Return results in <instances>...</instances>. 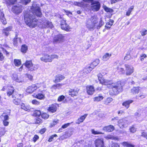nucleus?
<instances>
[{
	"instance_id": "1",
	"label": "nucleus",
	"mask_w": 147,
	"mask_h": 147,
	"mask_svg": "<svg viewBox=\"0 0 147 147\" xmlns=\"http://www.w3.org/2000/svg\"><path fill=\"white\" fill-rule=\"evenodd\" d=\"M99 75H98V77L100 83L107 85L109 88H112L113 94L116 95L122 91V86L121 81L114 82L112 80L105 79L102 77H100Z\"/></svg>"
},
{
	"instance_id": "2",
	"label": "nucleus",
	"mask_w": 147,
	"mask_h": 147,
	"mask_svg": "<svg viewBox=\"0 0 147 147\" xmlns=\"http://www.w3.org/2000/svg\"><path fill=\"white\" fill-rule=\"evenodd\" d=\"M24 19L26 24L29 27L34 28L36 26L38 20L32 15L26 13L24 16Z\"/></svg>"
},
{
	"instance_id": "3",
	"label": "nucleus",
	"mask_w": 147,
	"mask_h": 147,
	"mask_svg": "<svg viewBox=\"0 0 147 147\" xmlns=\"http://www.w3.org/2000/svg\"><path fill=\"white\" fill-rule=\"evenodd\" d=\"M40 92L42 93H39L37 94H34L32 95V96L40 100H43L45 98V94L47 96L49 95V92L46 90L45 91L44 90H40Z\"/></svg>"
},
{
	"instance_id": "4",
	"label": "nucleus",
	"mask_w": 147,
	"mask_h": 147,
	"mask_svg": "<svg viewBox=\"0 0 147 147\" xmlns=\"http://www.w3.org/2000/svg\"><path fill=\"white\" fill-rule=\"evenodd\" d=\"M31 9L34 14L38 17H40L41 15V13L38 5L35 3H33Z\"/></svg>"
},
{
	"instance_id": "5",
	"label": "nucleus",
	"mask_w": 147,
	"mask_h": 147,
	"mask_svg": "<svg viewBox=\"0 0 147 147\" xmlns=\"http://www.w3.org/2000/svg\"><path fill=\"white\" fill-rule=\"evenodd\" d=\"M130 123L126 118L120 119L118 121V125L121 128H126Z\"/></svg>"
},
{
	"instance_id": "6",
	"label": "nucleus",
	"mask_w": 147,
	"mask_h": 147,
	"mask_svg": "<svg viewBox=\"0 0 147 147\" xmlns=\"http://www.w3.org/2000/svg\"><path fill=\"white\" fill-rule=\"evenodd\" d=\"M25 66L29 70L31 71L34 70L38 68V66L33 64L31 61H26L25 63Z\"/></svg>"
},
{
	"instance_id": "7",
	"label": "nucleus",
	"mask_w": 147,
	"mask_h": 147,
	"mask_svg": "<svg viewBox=\"0 0 147 147\" xmlns=\"http://www.w3.org/2000/svg\"><path fill=\"white\" fill-rule=\"evenodd\" d=\"M64 41V36L60 34L55 35L53 37V42H54L61 43Z\"/></svg>"
},
{
	"instance_id": "8",
	"label": "nucleus",
	"mask_w": 147,
	"mask_h": 147,
	"mask_svg": "<svg viewBox=\"0 0 147 147\" xmlns=\"http://www.w3.org/2000/svg\"><path fill=\"white\" fill-rule=\"evenodd\" d=\"M91 3V8L94 11H97L100 9V4L99 2L92 1Z\"/></svg>"
},
{
	"instance_id": "9",
	"label": "nucleus",
	"mask_w": 147,
	"mask_h": 147,
	"mask_svg": "<svg viewBox=\"0 0 147 147\" xmlns=\"http://www.w3.org/2000/svg\"><path fill=\"white\" fill-rule=\"evenodd\" d=\"M22 6L21 5H14L12 7L11 11L14 13L18 14L22 12Z\"/></svg>"
},
{
	"instance_id": "10",
	"label": "nucleus",
	"mask_w": 147,
	"mask_h": 147,
	"mask_svg": "<svg viewBox=\"0 0 147 147\" xmlns=\"http://www.w3.org/2000/svg\"><path fill=\"white\" fill-rule=\"evenodd\" d=\"M92 70V68H90L89 66H87L83 70L80 71L79 74L81 76H84L90 72Z\"/></svg>"
},
{
	"instance_id": "11",
	"label": "nucleus",
	"mask_w": 147,
	"mask_h": 147,
	"mask_svg": "<svg viewBox=\"0 0 147 147\" xmlns=\"http://www.w3.org/2000/svg\"><path fill=\"white\" fill-rule=\"evenodd\" d=\"M126 74L127 76L131 75L134 72V69L133 67L128 65H125Z\"/></svg>"
},
{
	"instance_id": "12",
	"label": "nucleus",
	"mask_w": 147,
	"mask_h": 147,
	"mask_svg": "<svg viewBox=\"0 0 147 147\" xmlns=\"http://www.w3.org/2000/svg\"><path fill=\"white\" fill-rule=\"evenodd\" d=\"M96 147H105L104 145L103 140L102 139H98L95 141Z\"/></svg>"
},
{
	"instance_id": "13",
	"label": "nucleus",
	"mask_w": 147,
	"mask_h": 147,
	"mask_svg": "<svg viewBox=\"0 0 147 147\" xmlns=\"http://www.w3.org/2000/svg\"><path fill=\"white\" fill-rule=\"evenodd\" d=\"M95 91L94 88L92 86L88 85L86 86V92L88 95H92Z\"/></svg>"
},
{
	"instance_id": "14",
	"label": "nucleus",
	"mask_w": 147,
	"mask_h": 147,
	"mask_svg": "<svg viewBox=\"0 0 147 147\" xmlns=\"http://www.w3.org/2000/svg\"><path fill=\"white\" fill-rule=\"evenodd\" d=\"M41 61L45 62H51V59L50 57V55H44L40 58Z\"/></svg>"
},
{
	"instance_id": "15",
	"label": "nucleus",
	"mask_w": 147,
	"mask_h": 147,
	"mask_svg": "<svg viewBox=\"0 0 147 147\" xmlns=\"http://www.w3.org/2000/svg\"><path fill=\"white\" fill-rule=\"evenodd\" d=\"M79 89H70L69 91V94L72 96H74L77 95Z\"/></svg>"
},
{
	"instance_id": "16",
	"label": "nucleus",
	"mask_w": 147,
	"mask_h": 147,
	"mask_svg": "<svg viewBox=\"0 0 147 147\" xmlns=\"http://www.w3.org/2000/svg\"><path fill=\"white\" fill-rule=\"evenodd\" d=\"M34 86L36 90H37V89L40 88L39 90L40 91L42 90V88H46V86L45 85V84L44 83H38L36 84H34Z\"/></svg>"
},
{
	"instance_id": "17",
	"label": "nucleus",
	"mask_w": 147,
	"mask_h": 147,
	"mask_svg": "<svg viewBox=\"0 0 147 147\" xmlns=\"http://www.w3.org/2000/svg\"><path fill=\"white\" fill-rule=\"evenodd\" d=\"M65 77V76L61 74H58L55 76V82H59L63 80Z\"/></svg>"
},
{
	"instance_id": "18",
	"label": "nucleus",
	"mask_w": 147,
	"mask_h": 147,
	"mask_svg": "<svg viewBox=\"0 0 147 147\" xmlns=\"http://www.w3.org/2000/svg\"><path fill=\"white\" fill-rule=\"evenodd\" d=\"M114 129V126L111 125H109L104 127L102 129L103 131L110 132L113 131Z\"/></svg>"
},
{
	"instance_id": "19",
	"label": "nucleus",
	"mask_w": 147,
	"mask_h": 147,
	"mask_svg": "<svg viewBox=\"0 0 147 147\" xmlns=\"http://www.w3.org/2000/svg\"><path fill=\"white\" fill-rule=\"evenodd\" d=\"M34 86V84L28 86L26 90V92L29 93H32L36 90Z\"/></svg>"
},
{
	"instance_id": "20",
	"label": "nucleus",
	"mask_w": 147,
	"mask_h": 147,
	"mask_svg": "<svg viewBox=\"0 0 147 147\" xmlns=\"http://www.w3.org/2000/svg\"><path fill=\"white\" fill-rule=\"evenodd\" d=\"M18 34L16 32V36L15 38L13 39V44L14 45H16L18 42L21 43V39L20 38H18L17 36H18Z\"/></svg>"
},
{
	"instance_id": "21",
	"label": "nucleus",
	"mask_w": 147,
	"mask_h": 147,
	"mask_svg": "<svg viewBox=\"0 0 147 147\" xmlns=\"http://www.w3.org/2000/svg\"><path fill=\"white\" fill-rule=\"evenodd\" d=\"M64 85L63 84H58L55 85H54L52 87V90H57V89H60L62 88V87Z\"/></svg>"
},
{
	"instance_id": "22",
	"label": "nucleus",
	"mask_w": 147,
	"mask_h": 147,
	"mask_svg": "<svg viewBox=\"0 0 147 147\" xmlns=\"http://www.w3.org/2000/svg\"><path fill=\"white\" fill-rule=\"evenodd\" d=\"M99 62L100 61L99 59H96L91 63L90 66H89L90 68H92V69L99 63Z\"/></svg>"
},
{
	"instance_id": "23",
	"label": "nucleus",
	"mask_w": 147,
	"mask_h": 147,
	"mask_svg": "<svg viewBox=\"0 0 147 147\" xmlns=\"http://www.w3.org/2000/svg\"><path fill=\"white\" fill-rule=\"evenodd\" d=\"M87 115V114H85L83 116L81 117L77 120L76 123L78 124H80L82 122L85 120Z\"/></svg>"
},
{
	"instance_id": "24",
	"label": "nucleus",
	"mask_w": 147,
	"mask_h": 147,
	"mask_svg": "<svg viewBox=\"0 0 147 147\" xmlns=\"http://www.w3.org/2000/svg\"><path fill=\"white\" fill-rule=\"evenodd\" d=\"M0 20L1 22L4 24H6V21L4 17V14L0 10Z\"/></svg>"
},
{
	"instance_id": "25",
	"label": "nucleus",
	"mask_w": 147,
	"mask_h": 147,
	"mask_svg": "<svg viewBox=\"0 0 147 147\" xmlns=\"http://www.w3.org/2000/svg\"><path fill=\"white\" fill-rule=\"evenodd\" d=\"M133 102V101L132 100L126 101L122 103V105L124 106L127 109L129 107L130 104L132 103Z\"/></svg>"
},
{
	"instance_id": "26",
	"label": "nucleus",
	"mask_w": 147,
	"mask_h": 147,
	"mask_svg": "<svg viewBox=\"0 0 147 147\" xmlns=\"http://www.w3.org/2000/svg\"><path fill=\"white\" fill-rule=\"evenodd\" d=\"M140 87H134L131 89V92L134 94H135L139 92Z\"/></svg>"
},
{
	"instance_id": "27",
	"label": "nucleus",
	"mask_w": 147,
	"mask_h": 147,
	"mask_svg": "<svg viewBox=\"0 0 147 147\" xmlns=\"http://www.w3.org/2000/svg\"><path fill=\"white\" fill-rule=\"evenodd\" d=\"M111 56V54L106 53L102 57V60L104 61H107L109 59Z\"/></svg>"
},
{
	"instance_id": "28",
	"label": "nucleus",
	"mask_w": 147,
	"mask_h": 147,
	"mask_svg": "<svg viewBox=\"0 0 147 147\" xmlns=\"http://www.w3.org/2000/svg\"><path fill=\"white\" fill-rule=\"evenodd\" d=\"M48 111L52 113H54L57 110V107L56 106L54 105H52L49 108Z\"/></svg>"
},
{
	"instance_id": "29",
	"label": "nucleus",
	"mask_w": 147,
	"mask_h": 147,
	"mask_svg": "<svg viewBox=\"0 0 147 147\" xmlns=\"http://www.w3.org/2000/svg\"><path fill=\"white\" fill-rule=\"evenodd\" d=\"M21 108L26 111H28L30 110V108L29 106H25L24 103H22L21 105Z\"/></svg>"
},
{
	"instance_id": "30",
	"label": "nucleus",
	"mask_w": 147,
	"mask_h": 147,
	"mask_svg": "<svg viewBox=\"0 0 147 147\" xmlns=\"http://www.w3.org/2000/svg\"><path fill=\"white\" fill-rule=\"evenodd\" d=\"M28 49L26 45H24L22 46L21 49V52L24 53H26Z\"/></svg>"
},
{
	"instance_id": "31",
	"label": "nucleus",
	"mask_w": 147,
	"mask_h": 147,
	"mask_svg": "<svg viewBox=\"0 0 147 147\" xmlns=\"http://www.w3.org/2000/svg\"><path fill=\"white\" fill-rule=\"evenodd\" d=\"M15 65L17 66H19L21 64V61L20 60L15 59L14 61Z\"/></svg>"
},
{
	"instance_id": "32",
	"label": "nucleus",
	"mask_w": 147,
	"mask_h": 147,
	"mask_svg": "<svg viewBox=\"0 0 147 147\" xmlns=\"http://www.w3.org/2000/svg\"><path fill=\"white\" fill-rule=\"evenodd\" d=\"M122 144L126 147H134V146L127 142H124L122 143Z\"/></svg>"
},
{
	"instance_id": "33",
	"label": "nucleus",
	"mask_w": 147,
	"mask_h": 147,
	"mask_svg": "<svg viewBox=\"0 0 147 147\" xmlns=\"http://www.w3.org/2000/svg\"><path fill=\"white\" fill-rule=\"evenodd\" d=\"M103 97L101 96H98L94 97L93 98L94 100V101L98 102L100 101L103 99Z\"/></svg>"
},
{
	"instance_id": "34",
	"label": "nucleus",
	"mask_w": 147,
	"mask_h": 147,
	"mask_svg": "<svg viewBox=\"0 0 147 147\" xmlns=\"http://www.w3.org/2000/svg\"><path fill=\"white\" fill-rule=\"evenodd\" d=\"M45 24L47 28H53V27L52 22L49 21H46V23Z\"/></svg>"
},
{
	"instance_id": "35",
	"label": "nucleus",
	"mask_w": 147,
	"mask_h": 147,
	"mask_svg": "<svg viewBox=\"0 0 147 147\" xmlns=\"http://www.w3.org/2000/svg\"><path fill=\"white\" fill-rule=\"evenodd\" d=\"M92 133L94 135L102 134H103V133L101 132L98 131H95L94 129H92L91 130Z\"/></svg>"
},
{
	"instance_id": "36",
	"label": "nucleus",
	"mask_w": 147,
	"mask_h": 147,
	"mask_svg": "<svg viewBox=\"0 0 147 147\" xmlns=\"http://www.w3.org/2000/svg\"><path fill=\"white\" fill-rule=\"evenodd\" d=\"M10 88V91H8L7 93V95L10 96L11 95L13 92L14 90V88L12 87H10L9 88Z\"/></svg>"
},
{
	"instance_id": "37",
	"label": "nucleus",
	"mask_w": 147,
	"mask_h": 147,
	"mask_svg": "<svg viewBox=\"0 0 147 147\" xmlns=\"http://www.w3.org/2000/svg\"><path fill=\"white\" fill-rule=\"evenodd\" d=\"M41 115V113L40 111L36 110L35 111L34 113V115L35 116L38 117L40 116Z\"/></svg>"
},
{
	"instance_id": "38",
	"label": "nucleus",
	"mask_w": 147,
	"mask_h": 147,
	"mask_svg": "<svg viewBox=\"0 0 147 147\" xmlns=\"http://www.w3.org/2000/svg\"><path fill=\"white\" fill-rule=\"evenodd\" d=\"M134 7L133 6H131L129 8L128 11L127 12L126 15L127 16H129L132 10L134 9Z\"/></svg>"
},
{
	"instance_id": "39",
	"label": "nucleus",
	"mask_w": 147,
	"mask_h": 147,
	"mask_svg": "<svg viewBox=\"0 0 147 147\" xmlns=\"http://www.w3.org/2000/svg\"><path fill=\"white\" fill-rule=\"evenodd\" d=\"M13 103L16 105L20 104V99L18 98L14 99L13 100Z\"/></svg>"
},
{
	"instance_id": "40",
	"label": "nucleus",
	"mask_w": 147,
	"mask_h": 147,
	"mask_svg": "<svg viewBox=\"0 0 147 147\" xmlns=\"http://www.w3.org/2000/svg\"><path fill=\"white\" fill-rule=\"evenodd\" d=\"M130 132L132 133H134L136 132V129L133 125L130 127L129 129Z\"/></svg>"
},
{
	"instance_id": "41",
	"label": "nucleus",
	"mask_w": 147,
	"mask_h": 147,
	"mask_svg": "<svg viewBox=\"0 0 147 147\" xmlns=\"http://www.w3.org/2000/svg\"><path fill=\"white\" fill-rule=\"evenodd\" d=\"M24 79L22 76H18L17 80H16V82L19 83H22L24 81Z\"/></svg>"
},
{
	"instance_id": "42",
	"label": "nucleus",
	"mask_w": 147,
	"mask_h": 147,
	"mask_svg": "<svg viewBox=\"0 0 147 147\" xmlns=\"http://www.w3.org/2000/svg\"><path fill=\"white\" fill-rule=\"evenodd\" d=\"M113 20H110L109 22L107 23L106 25V28H110L113 24Z\"/></svg>"
},
{
	"instance_id": "43",
	"label": "nucleus",
	"mask_w": 147,
	"mask_h": 147,
	"mask_svg": "<svg viewBox=\"0 0 147 147\" xmlns=\"http://www.w3.org/2000/svg\"><path fill=\"white\" fill-rule=\"evenodd\" d=\"M140 32L142 36H144L147 34V30L144 28L142 29L140 31Z\"/></svg>"
},
{
	"instance_id": "44",
	"label": "nucleus",
	"mask_w": 147,
	"mask_h": 147,
	"mask_svg": "<svg viewBox=\"0 0 147 147\" xmlns=\"http://www.w3.org/2000/svg\"><path fill=\"white\" fill-rule=\"evenodd\" d=\"M32 103L34 105H38L40 104V102L36 100H33L31 101Z\"/></svg>"
},
{
	"instance_id": "45",
	"label": "nucleus",
	"mask_w": 147,
	"mask_h": 147,
	"mask_svg": "<svg viewBox=\"0 0 147 147\" xmlns=\"http://www.w3.org/2000/svg\"><path fill=\"white\" fill-rule=\"evenodd\" d=\"M7 3L9 5L13 4L17 1V0H6Z\"/></svg>"
},
{
	"instance_id": "46",
	"label": "nucleus",
	"mask_w": 147,
	"mask_h": 147,
	"mask_svg": "<svg viewBox=\"0 0 147 147\" xmlns=\"http://www.w3.org/2000/svg\"><path fill=\"white\" fill-rule=\"evenodd\" d=\"M42 118L44 119H47L49 117V115L46 113H44L41 115Z\"/></svg>"
},
{
	"instance_id": "47",
	"label": "nucleus",
	"mask_w": 147,
	"mask_h": 147,
	"mask_svg": "<svg viewBox=\"0 0 147 147\" xmlns=\"http://www.w3.org/2000/svg\"><path fill=\"white\" fill-rule=\"evenodd\" d=\"M10 30V28H5L4 29L3 32L4 33L5 35L7 36L9 34V32H6V31H9Z\"/></svg>"
},
{
	"instance_id": "48",
	"label": "nucleus",
	"mask_w": 147,
	"mask_h": 147,
	"mask_svg": "<svg viewBox=\"0 0 147 147\" xmlns=\"http://www.w3.org/2000/svg\"><path fill=\"white\" fill-rule=\"evenodd\" d=\"M104 9L107 12L112 13L113 11V10L112 9L109 8L107 7H105Z\"/></svg>"
},
{
	"instance_id": "49",
	"label": "nucleus",
	"mask_w": 147,
	"mask_h": 147,
	"mask_svg": "<svg viewBox=\"0 0 147 147\" xmlns=\"http://www.w3.org/2000/svg\"><path fill=\"white\" fill-rule=\"evenodd\" d=\"M113 99L112 98H107L106 101L105 102V104H107L109 103H110L112 101Z\"/></svg>"
},
{
	"instance_id": "50",
	"label": "nucleus",
	"mask_w": 147,
	"mask_h": 147,
	"mask_svg": "<svg viewBox=\"0 0 147 147\" xmlns=\"http://www.w3.org/2000/svg\"><path fill=\"white\" fill-rule=\"evenodd\" d=\"M106 138L107 139H113L115 140H117L118 139V138L116 137L114 138L113 136L110 135H108L106 137Z\"/></svg>"
},
{
	"instance_id": "51",
	"label": "nucleus",
	"mask_w": 147,
	"mask_h": 147,
	"mask_svg": "<svg viewBox=\"0 0 147 147\" xmlns=\"http://www.w3.org/2000/svg\"><path fill=\"white\" fill-rule=\"evenodd\" d=\"M50 57L51 59V62L54 59H57L58 58V56L56 55H50Z\"/></svg>"
},
{
	"instance_id": "52",
	"label": "nucleus",
	"mask_w": 147,
	"mask_h": 147,
	"mask_svg": "<svg viewBox=\"0 0 147 147\" xmlns=\"http://www.w3.org/2000/svg\"><path fill=\"white\" fill-rule=\"evenodd\" d=\"M118 119L119 118L118 117H114L112 119L111 121H113L114 123H115L117 122L118 123Z\"/></svg>"
},
{
	"instance_id": "53",
	"label": "nucleus",
	"mask_w": 147,
	"mask_h": 147,
	"mask_svg": "<svg viewBox=\"0 0 147 147\" xmlns=\"http://www.w3.org/2000/svg\"><path fill=\"white\" fill-rule=\"evenodd\" d=\"M91 20L92 22L94 24H96L97 21V19L95 16L92 17L91 18Z\"/></svg>"
},
{
	"instance_id": "54",
	"label": "nucleus",
	"mask_w": 147,
	"mask_h": 147,
	"mask_svg": "<svg viewBox=\"0 0 147 147\" xmlns=\"http://www.w3.org/2000/svg\"><path fill=\"white\" fill-rule=\"evenodd\" d=\"M65 98V97L64 96H61L58 97V101H62L64 100Z\"/></svg>"
},
{
	"instance_id": "55",
	"label": "nucleus",
	"mask_w": 147,
	"mask_h": 147,
	"mask_svg": "<svg viewBox=\"0 0 147 147\" xmlns=\"http://www.w3.org/2000/svg\"><path fill=\"white\" fill-rule=\"evenodd\" d=\"M72 123H73V122H71L70 123H67L63 125L61 127L63 129H65V128H67L68 126H69V125H70V124H71Z\"/></svg>"
},
{
	"instance_id": "56",
	"label": "nucleus",
	"mask_w": 147,
	"mask_h": 147,
	"mask_svg": "<svg viewBox=\"0 0 147 147\" xmlns=\"http://www.w3.org/2000/svg\"><path fill=\"white\" fill-rule=\"evenodd\" d=\"M57 136L56 134H55L54 135H53L51 136L49 138V140L48 141L49 142H51L52 141L53 139V138L55 137H56Z\"/></svg>"
},
{
	"instance_id": "57",
	"label": "nucleus",
	"mask_w": 147,
	"mask_h": 147,
	"mask_svg": "<svg viewBox=\"0 0 147 147\" xmlns=\"http://www.w3.org/2000/svg\"><path fill=\"white\" fill-rule=\"evenodd\" d=\"M22 3L25 5L27 4L28 3L30 2V0H21Z\"/></svg>"
},
{
	"instance_id": "58",
	"label": "nucleus",
	"mask_w": 147,
	"mask_h": 147,
	"mask_svg": "<svg viewBox=\"0 0 147 147\" xmlns=\"http://www.w3.org/2000/svg\"><path fill=\"white\" fill-rule=\"evenodd\" d=\"M138 96L140 97L141 98H143L146 97V95L143 93H140Z\"/></svg>"
},
{
	"instance_id": "59",
	"label": "nucleus",
	"mask_w": 147,
	"mask_h": 147,
	"mask_svg": "<svg viewBox=\"0 0 147 147\" xmlns=\"http://www.w3.org/2000/svg\"><path fill=\"white\" fill-rule=\"evenodd\" d=\"M39 139V136L37 135H35L33 138V141L35 142Z\"/></svg>"
},
{
	"instance_id": "60",
	"label": "nucleus",
	"mask_w": 147,
	"mask_h": 147,
	"mask_svg": "<svg viewBox=\"0 0 147 147\" xmlns=\"http://www.w3.org/2000/svg\"><path fill=\"white\" fill-rule=\"evenodd\" d=\"M146 57V55L145 54H142L140 57V59L141 61H143L144 60V58H145Z\"/></svg>"
},
{
	"instance_id": "61",
	"label": "nucleus",
	"mask_w": 147,
	"mask_h": 147,
	"mask_svg": "<svg viewBox=\"0 0 147 147\" xmlns=\"http://www.w3.org/2000/svg\"><path fill=\"white\" fill-rule=\"evenodd\" d=\"M111 147H120V146L117 143H112L111 145Z\"/></svg>"
},
{
	"instance_id": "62",
	"label": "nucleus",
	"mask_w": 147,
	"mask_h": 147,
	"mask_svg": "<svg viewBox=\"0 0 147 147\" xmlns=\"http://www.w3.org/2000/svg\"><path fill=\"white\" fill-rule=\"evenodd\" d=\"M3 120L8 121L9 119V116L7 115H3Z\"/></svg>"
},
{
	"instance_id": "63",
	"label": "nucleus",
	"mask_w": 147,
	"mask_h": 147,
	"mask_svg": "<svg viewBox=\"0 0 147 147\" xmlns=\"http://www.w3.org/2000/svg\"><path fill=\"white\" fill-rule=\"evenodd\" d=\"M13 79L16 81V80H17L18 76L16 74H13Z\"/></svg>"
},
{
	"instance_id": "64",
	"label": "nucleus",
	"mask_w": 147,
	"mask_h": 147,
	"mask_svg": "<svg viewBox=\"0 0 147 147\" xmlns=\"http://www.w3.org/2000/svg\"><path fill=\"white\" fill-rule=\"evenodd\" d=\"M141 136L146 138L147 139V133L144 132L142 133Z\"/></svg>"
}]
</instances>
